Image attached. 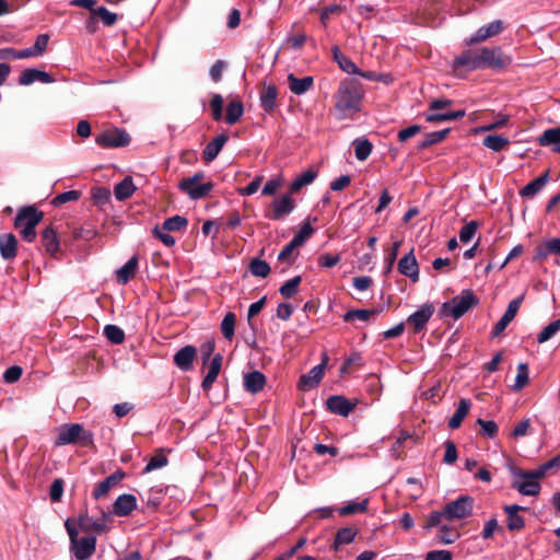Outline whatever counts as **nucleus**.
Instances as JSON below:
<instances>
[{
	"instance_id": "obj_7",
	"label": "nucleus",
	"mask_w": 560,
	"mask_h": 560,
	"mask_svg": "<svg viewBox=\"0 0 560 560\" xmlns=\"http://www.w3.org/2000/svg\"><path fill=\"white\" fill-rule=\"evenodd\" d=\"M453 105L448 98H434L424 112V118L428 122L440 124L442 121H455L462 119L466 113L464 109L447 110Z\"/></svg>"
},
{
	"instance_id": "obj_15",
	"label": "nucleus",
	"mask_w": 560,
	"mask_h": 560,
	"mask_svg": "<svg viewBox=\"0 0 560 560\" xmlns=\"http://www.w3.org/2000/svg\"><path fill=\"white\" fill-rule=\"evenodd\" d=\"M505 28L504 22L501 20H495L489 23L488 25H483L477 30V32L468 39H466L467 45H474L477 43H481L491 38L493 36L499 35Z\"/></svg>"
},
{
	"instance_id": "obj_24",
	"label": "nucleus",
	"mask_w": 560,
	"mask_h": 560,
	"mask_svg": "<svg viewBox=\"0 0 560 560\" xmlns=\"http://www.w3.org/2000/svg\"><path fill=\"white\" fill-rule=\"evenodd\" d=\"M137 508V499L133 494H121L119 495L114 504L113 512L118 516H127Z\"/></svg>"
},
{
	"instance_id": "obj_61",
	"label": "nucleus",
	"mask_w": 560,
	"mask_h": 560,
	"mask_svg": "<svg viewBox=\"0 0 560 560\" xmlns=\"http://www.w3.org/2000/svg\"><path fill=\"white\" fill-rule=\"evenodd\" d=\"M214 349H215L214 340H207L200 345L199 350H200V355H201L203 365H206L208 362L211 361V359L213 357Z\"/></svg>"
},
{
	"instance_id": "obj_35",
	"label": "nucleus",
	"mask_w": 560,
	"mask_h": 560,
	"mask_svg": "<svg viewBox=\"0 0 560 560\" xmlns=\"http://www.w3.org/2000/svg\"><path fill=\"white\" fill-rule=\"evenodd\" d=\"M470 401L466 398H462L458 402V406L454 412V415L448 420V427L452 430L458 429L465 419V417L468 415V411L470 409Z\"/></svg>"
},
{
	"instance_id": "obj_20",
	"label": "nucleus",
	"mask_w": 560,
	"mask_h": 560,
	"mask_svg": "<svg viewBox=\"0 0 560 560\" xmlns=\"http://www.w3.org/2000/svg\"><path fill=\"white\" fill-rule=\"evenodd\" d=\"M196 347L190 345L185 346L175 353L174 363L179 370L187 372L192 369V363L196 358Z\"/></svg>"
},
{
	"instance_id": "obj_57",
	"label": "nucleus",
	"mask_w": 560,
	"mask_h": 560,
	"mask_svg": "<svg viewBox=\"0 0 560 560\" xmlns=\"http://www.w3.org/2000/svg\"><path fill=\"white\" fill-rule=\"evenodd\" d=\"M307 35L302 28H298L294 34H291L287 38V44L294 49H300L307 40Z\"/></svg>"
},
{
	"instance_id": "obj_8",
	"label": "nucleus",
	"mask_w": 560,
	"mask_h": 560,
	"mask_svg": "<svg viewBox=\"0 0 560 560\" xmlns=\"http://www.w3.org/2000/svg\"><path fill=\"white\" fill-rule=\"evenodd\" d=\"M56 444H77L82 447L93 445V433L80 423H67L59 428Z\"/></svg>"
},
{
	"instance_id": "obj_21",
	"label": "nucleus",
	"mask_w": 560,
	"mask_h": 560,
	"mask_svg": "<svg viewBox=\"0 0 560 560\" xmlns=\"http://www.w3.org/2000/svg\"><path fill=\"white\" fill-rule=\"evenodd\" d=\"M229 141V136L226 132H222L215 138H213L203 149L202 160L206 163H210L217 159L219 153L221 152L224 144Z\"/></svg>"
},
{
	"instance_id": "obj_41",
	"label": "nucleus",
	"mask_w": 560,
	"mask_h": 560,
	"mask_svg": "<svg viewBox=\"0 0 560 560\" xmlns=\"http://www.w3.org/2000/svg\"><path fill=\"white\" fill-rule=\"evenodd\" d=\"M383 308H369V310H351L343 315V320L349 323L358 318L360 320H369L373 316L378 315Z\"/></svg>"
},
{
	"instance_id": "obj_46",
	"label": "nucleus",
	"mask_w": 560,
	"mask_h": 560,
	"mask_svg": "<svg viewBox=\"0 0 560 560\" xmlns=\"http://www.w3.org/2000/svg\"><path fill=\"white\" fill-rule=\"evenodd\" d=\"M301 282H302L301 276L293 277L292 279L288 280L285 283H283L280 287V289H279L280 294L284 299L293 298L298 293Z\"/></svg>"
},
{
	"instance_id": "obj_25",
	"label": "nucleus",
	"mask_w": 560,
	"mask_h": 560,
	"mask_svg": "<svg viewBox=\"0 0 560 560\" xmlns=\"http://www.w3.org/2000/svg\"><path fill=\"white\" fill-rule=\"evenodd\" d=\"M40 242L46 253L55 257L59 252V237L56 230L49 225L40 234Z\"/></svg>"
},
{
	"instance_id": "obj_42",
	"label": "nucleus",
	"mask_w": 560,
	"mask_h": 560,
	"mask_svg": "<svg viewBox=\"0 0 560 560\" xmlns=\"http://www.w3.org/2000/svg\"><path fill=\"white\" fill-rule=\"evenodd\" d=\"M509 143V139L501 135H489L485 137L482 140V144L494 152H500L501 150L506 148Z\"/></svg>"
},
{
	"instance_id": "obj_2",
	"label": "nucleus",
	"mask_w": 560,
	"mask_h": 560,
	"mask_svg": "<svg viewBox=\"0 0 560 560\" xmlns=\"http://www.w3.org/2000/svg\"><path fill=\"white\" fill-rule=\"evenodd\" d=\"M559 469L560 457H552L549 462L532 470L513 468L511 470L513 476L511 487L523 495L536 497L541 490L540 480L551 470Z\"/></svg>"
},
{
	"instance_id": "obj_52",
	"label": "nucleus",
	"mask_w": 560,
	"mask_h": 560,
	"mask_svg": "<svg viewBox=\"0 0 560 560\" xmlns=\"http://www.w3.org/2000/svg\"><path fill=\"white\" fill-rule=\"evenodd\" d=\"M560 330V319L547 325L537 336V341L544 343L551 339Z\"/></svg>"
},
{
	"instance_id": "obj_1",
	"label": "nucleus",
	"mask_w": 560,
	"mask_h": 560,
	"mask_svg": "<svg viewBox=\"0 0 560 560\" xmlns=\"http://www.w3.org/2000/svg\"><path fill=\"white\" fill-rule=\"evenodd\" d=\"M512 63L511 56L503 52L501 47L469 48L456 56L452 62L455 72L460 69L474 71L491 69L502 71Z\"/></svg>"
},
{
	"instance_id": "obj_30",
	"label": "nucleus",
	"mask_w": 560,
	"mask_h": 560,
	"mask_svg": "<svg viewBox=\"0 0 560 560\" xmlns=\"http://www.w3.org/2000/svg\"><path fill=\"white\" fill-rule=\"evenodd\" d=\"M278 89L276 85L264 86L259 93L260 105L267 113H272L277 106Z\"/></svg>"
},
{
	"instance_id": "obj_10",
	"label": "nucleus",
	"mask_w": 560,
	"mask_h": 560,
	"mask_svg": "<svg viewBox=\"0 0 560 560\" xmlns=\"http://www.w3.org/2000/svg\"><path fill=\"white\" fill-rule=\"evenodd\" d=\"M130 135L120 128H108L95 136V142L103 149L124 148L129 145Z\"/></svg>"
},
{
	"instance_id": "obj_26",
	"label": "nucleus",
	"mask_w": 560,
	"mask_h": 560,
	"mask_svg": "<svg viewBox=\"0 0 560 560\" xmlns=\"http://www.w3.org/2000/svg\"><path fill=\"white\" fill-rule=\"evenodd\" d=\"M266 376L259 371H252L244 375V388L246 392L257 394L264 389Z\"/></svg>"
},
{
	"instance_id": "obj_58",
	"label": "nucleus",
	"mask_w": 560,
	"mask_h": 560,
	"mask_svg": "<svg viewBox=\"0 0 560 560\" xmlns=\"http://www.w3.org/2000/svg\"><path fill=\"white\" fill-rule=\"evenodd\" d=\"M93 202L97 206H103L110 199V191L105 187H94L91 190Z\"/></svg>"
},
{
	"instance_id": "obj_60",
	"label": "nucleus",
	"mask_w": 560,
	"mask_h": 560,
	"mask_svg": "<svg viewBox=\"0 0 560 560\" xmlns=\"http://www.w3.org/2000/svg\"><path fill=\"white\" fill-rule=\"evenodd\" d=\"M478 226L479 224L477 221H470L469 223L465 224L459 231L460 242L468 243L475 236Z\"/></svg>"
},
{
	"instance_id": "obj_34",
	"label": "nucleus",
	"mask_w": 560,
	"mask_h": 560,
	"mask_svg": "<svg viewBox=\"0 0 560 560\" xmlns=\"http://www.w3.org/2000/svg\"><path fill=\"white\" fill-rule=\"evenodd\" d=\"M541 147L553 145V151L560 153V127L546 129L538 138Z\"/></svg>"
},
{
	"instance_id": "obj_50",
	"label": "nucleus",
	"mask_w": 560,
	"mask_h": 560,
	"mask_svg": "<svg viewBox=\"0 0 560 560\" xmlns=\"http://www.w3.org/2000/svg\"><path fill=\"white\" fill-rule=\"evenodd\" d=\"M249 271L255 277L266 278L270 273V266L260 258H254L249 262Z\"/></svg>"
},
{
	"instance_id": "obj_18",
	"label": "nucleus",
	"mask_w": 560,
	"mask_h": 560,
	"mask_svg": "<svg viewBox=\"0 0 560 560\" xmlns=\"http://www.w3.org/2000/svg\"><path fill=\"white\" fill-rule=\"evenodd\" d=\"M327 409L342 417H347L357 406L355 402L350 401L345 396L332 395L326 400Z\"/></svg>"
},
{
	"instance_id": "obj_47",
	"label": "nucleus",
	"mask_w": 560,
	"mask_h": 560,
	"mask_svg": "<svg viewBox=\"0 0 560 560\" xmlns=\"http://www.w3.org/2000/svg\"><path fill=\"white\" fill-rule=\"evenodd\" d=\"M236 316L232 312H228L221 323V332L226 340L234 337Z\"/></svg>"
},
{
	"instance_id": "obj_43",
	"label": "nucleus",
	"mask_w": 560,
	"mask_h": 560,
	"mask_svg": "<svg viewBox=\"0 0 560 560\" xmlns=\"http://www.w3.org/2000/svg\"><path fill=\"white\" fill-rule=\"evenodd\" d=\"M352 144L354 147L355 158L359 161H365L373 150V144L368 139L358 138Z\"/></svg>"
},
{
	"instance_id": "obj_29",
	"label": "nucleus",
	"mask_w": 560,
	"mask_h": 560,
	"mask_svg": "<svg viewBox=\"0 0 560 560\" xmlns=\"http://www.w3.org/2000/svg\"><path fill=\"white\" fill-rule=\"evenodd\" d=\"M290 91L296 95H302L310 91L314 84L313 77L296 78L293 73L288 75Z\"/></svg>"
},
{
	"instance_id": "obj_62",
	"label": "nucleus",
	"mask_w": 560,
	"mask_h": 560,
	"mask_svg": "<svg viewBox=\"0 0 560 560\" xmlns=\"http://www.w3.org/2000/svg\"><path fill=\"white\" fill-rule=\"evenodd\" d=\"M416 442L417 440L415 436L408 433H402L393 444V448L394 451H398L399 447H402V451H409Z\"/></svg>"
},
{
	"instance_id": "obj_44",
	"label": "nucleus",
	"mask_w": 560,
	"mask_h": 560,
	"mask_svg": "<svg viewBox=\"0 0 560 560\" xmlns=\"http://www.w3.org/2000/svg\"><path fill=\"white\" fill-rule=\"evenodd\" d=\"M317 173L313 170H307L298 176L290 185V194L298 192L302 187L313 183Z\"/></svg>"
},
{
	"instance_id": "obj_13",
	"label": "nucleus",
	"mask_w": 560,
	"mask_h": 560,
	"mask_svg": "<svg viewBox=\"0 0 560 560\" xmlns=\"http://www.w3.org/2000/svg\"><path fill=\"white\" fill-rule=\"evenodd\" d=\"M327 361H328V358L325 357L323 359L322 363L312 368L306 374L301 375L299 383H298L299 389L306 392V390H311V389L317 387V385L320 383V381L324 376V371H325Z\"/></svg>"
},
{
	"instance_id": "obj_31",
	"label": "nucleus",
	"mask_w": 560,
	"mask_h": 560,
	"mask_svg": "<svg viewBox=\"0 0 560 560\" xmlns=\"http://www.w3.org/2000/svg\"><path fill=\"white\" fill-rule=\"evenodd\" d=\"M138 257L132 256L122 267L116 271V280L119 284H126L132 280L138 269Z\"/></svg>"
},
{
	"instance_id": "obj_53",
	"label": "nucleus",
	"mask_w": 560,
	"mask_h": 560,
	"mask_svg": "<svg viewBox=\"0 0 560 560\" xmlns=\"http://www.w3.org/2000/svg\"><path fill=\"white\" fill-rule=\"evenodd\" d=\"M93 16L101 19L106 26H113L118 20L117 14L108 11L105 7L96 8Z\"/></svg>"
},
{
	"instance_id": "obj_63",
	"label": "nucleus",
	"mask_w": 560,
	"mask_h": 560,
	"mask_svg": "<svg viewBox=\"0 0 560 560\" xmlns=\"http://www.w3.org/2000/svg\"><path fill=\"white\" fill-rule=\"evenodd\" d=\"M354 537H355L354 529H352L350 527L342 528L337 533L335 544L336 545L349 544L354 539Z\"/></svg>"
},
{
	"instance_id": "obj_22",
	"label": "nucleus",
	"mask_w": 560,
	"mask_h": 560,
	"mask_svg": "<svg viewBox=\"0 0 560 560\" xmlns=\"http://www.w3.org/2000/svg\"><path fill=\"white\" fill-rule=\"evenodd\" d=\"M35 81H39L42 83H52L55 79L45 71L30 68L21 72L19 77V84L21 85H31Z\"/></svg>"
},
{
	"instance_id": "obj_49",
	"label": "nucleus",
	"mask_w": 560,
	"mask_h": 560,
	"mask_svg": "<svg viewBox=\"0 0 560 560\" xmlns=\"http://www.w3.org/2000/svg\"><path fill=\"white\" fill-rule=\"evenodd\" d=\"M436 537L441 542L450 545L459 538V532L453 527H448L446 524H443L440 527Z\"/></svg>"
},
{
	"instance_id": "obj_9",
	"label": "nucleus",
	"mask_w": 560,
	"mask_h": 560,
	"mask_svg": "<svg viewBox=\"0 0 560 560\" xmlns=\"http://www.w3.org/2000/svg\"><path fill=\"white\" fill-rule=\"evenodd\" d=\"M206 177L205 172L199 171L190 177H183L178 183L180 191L185 192L191 200L206 198L214 187V184L209 180L198 185L196 189H189L192 184L201 183Z\"/></svg>"
},
{
	"instance_id": "obj_38",
	"label": "nucleus",
	"mask_w": 560,
	"mask_h": 560,
	"mask_svg": "<svg viewBox=\"0 0 560 560\" xmlns=\"http://www.w3.org/2000/svg\"><path fill=\"white\" fill-rule=\"evenodd\" d=\"M244 114L243 103L238 100L230 101L226 106L225 121L229 125L236 124Z\"/></svg>"
},
{
	"instance_id": "obj_23",
	"label": "nucleus",
	"mask_w": 560,
	"mask_h": 560,
	"mask_svg": "<svg viewBox=\"0 0 560 560\" xmlns=\"http://www.w3.org/2000/svg\"><path fill=\"white\" fill-rule=\"evenodd\" d=\"M125 477V472L121 470H117L105 478L103 481L98 482L93 491V497L98 500L105 497L108 491L116 485H118L122 478Z\"/></svg>"
},
{
	"instance_id": "obj_5",
	"label": "nucleus",
	"mask_w": 560,
	"mask_h": 560,
	"mask_svg": "<svg viewBox=\"0 0 560 560\" xmlns=\"http://www.w3.org/2000/svg\"><path fill=\"white\" fill-rule=\"evenodd\" d=\"M65 527L69 535L70 539V552L78 560H88L90 559L96 549V537L86 536L79 538V530L77 528L75 523L68 518L65 522Z\"/></svg>"
},
{
	"instance_id": "obj_28",
	"label": "nucleus",
	"mask_w": 560,
	"mask_h": 560,
	"mask_svg": "<svg viewBox=\"0 0 560 560\" xmlns=\"http://www.w3.org/2000/svg\"><path fill=\"white\" fill-rule=\"evenodd\" d=\"M550 171H545L540 176L526 184L521 190L520 195L524 198L534 197L538 194L548 183Z\"/></svg>"
},
{
	"instance_id": "obj_40",
	"label": "nucleus",
	"mask_w": 560,
	"mask_h": 560,
	"mask_svg": "<svg viewBox=\"0 0 560 560\" xmlns=\"http://www.w3.org/2000/svg\"><path fill=\"white\" fill-rule=\"evenodd\" d=\"M346 11V5L342 3H330L326 4L320 9L319 12V20L324 26L328 24L331 16L334 15H340Z\"/></svg>"
},
{
	"instance_id": "obj_27",
	"label": "nucleus",
	"mask_w": 560,
	"mask_h": 560,
	"mask_svg": "<svg viewBox=\"0 0 560 560\" xmlns=\"http://www.w3.org/2000/svg\"><path fill=\"white\" fill-rule=\"evenodd\" d=\"M18 240L12 233L0 235V254L3 259L11 260L16 256Z\"/></svg>"
},
{
	"instance_id": "obj_36",
	"label": "nucleus",
	"mask_w": 560,
	"mask_h": 560,
	"mask_svg": "<svg viewBox=\"0 0 560 560\" xmlns=\"http://www.w3.org/2000/svg\"><path fill=\"white\" fill-rule=\"evenodd\" d=\"M135 190L136 186L133 185L132 178L126 176L121 182L115 185L114 195L117 200L124 201L130 198Z\"/></svg>"
},
{
	"instance_id": "obj_55",
	"label": "nucleus",
	"mask_w": 560,
	"mask_h": 560,
	"mask_svg": "<svg viewBox=\"0 0 560 560\" xmlns=\"http://www.w3.org/2000/svg\"><path fill=\"white\" fill-rule=\"evenodd\" d=\"M223 97L220 94H214L210 101V108H211V115L212 118L215 121H219L222 119L223 116Z\"/></svg>"
},
{
	"instance_id": "obj_54",
	"label": "nucleus",
	"mask_w": 560,
	"mask_h": 560,
	"mask_svg": "<svg viewBox=\"0 0 560 560\" xmlns=\"http://www.w3.org/2000/svg\"><path fill=\"white\" fill-rule=\"evenodd\" d=\"M400 245H401V241H396V242H394L392 248L387 250L386 256H385L386 266H385L384 273L387 275L392 271L394 264L397 259Z\"/></svg>"
},
{
	"instance_id": "obj_45",
	"label": "nucleus",
	"mask_w": 560,
	"mask_h": 560,
	"mask_svg": "<svg viewBox=\"0 0 560 560\" xmlns=\"http://www.w3.org/2000/svg\"><path fill=\"white\" fill-rule=\"evenodd\" d=\"M188 225V220L185 217L182 215H174L171 218H167L162 225L163 231L167 232H177L185 230Z\"/></svg>"
},
{
	"instance_id": "obj_59",
	"label": "nucleus",
	"mask_w": 560,
	"mask_h": 560,
	"mask_svg": "<svg viewBox=\"0 0 560 560\" xmlns=\"http://www.w3.org/2000/svg\"><path fill=\"white\" fill-rule=\"evenodd\" d=\"M444 521H447V516L445 514V510L442 511H433L429 517L427 525L424 526L425 529H430L432 527H441L444 524Z\"/></svg>"
},
{
	"instance_id": "obj_56",
	"label": "nucleus",
	"mask_w": 560,
	"mask_h": 560,
	"mask_svg": "<svg viewBox=\"0 0 560 560\" xmlns=\"http://www.w3.org/2000/svg\"><path fill=\"white\" fill-rule=\"evenodd\" d=\"M81 197V191L79 190H69V191H65V192H61L59 195H57L51 203L55 206V207H58V206H61L66 202H70V201H77L79 200Z\"/></svg>"
},
{
	"instance_id": "obj_33",
	"label": "nucleus",
	"mask_w": 560,
	"mask_h": 560,
	"mask_svg": "<svg viewBox=\"0 0 560 560\" xmlns=\"http://www.w3.org/2000/svg\"><path fill=\"white\" fill-rule=\"evenodd\" d=\"M525 508L513 504L504 506V512L508 515V528L510 530H520L525 526L524 518L518 514Z\"/></svg>"
},
{
	"instance_id": "obj_37",
	"label": "nucleus",
	"mask_w": 560,
	"mask_h": 560,
	"mask_svg": "<svg viewBox=\"0 0 560 560\" xmlns=\"http://www.w3.org/2000/svg\"><path fill=\"white\" fill-rule=\"evenodd\" d=\"M75 525H77V528L79 527L84 533H91V532L102 533V532H105V529H106V526L103 523L94 521L85 514L80 515Z\"/></svg>"
},
{
	"instance_id": "obj_3",
	"label": "nucleus",
	"mask_w": 560,
	"mask_h": 560,
	"mask_svg": "<svg viewBox=\"0 0 560 560\" xmlns=\"http://www.w3.org/2000/svg\"><path fill=\"white\" fill-rule=\"evenodd\" d=\"M363 95L364 91L362 84L358 80H342L334 95L335 109L338 113V118L347 119L358 113Z\"/></svg>"
},
{
	"instance_id": "obj_11",
	"label": "nucleus",
	"mask_w": 560,
	"mask_h": 560,
	"mask_svg": "<svg viewBox=\"0 0 560 560\" xmlns=\"http://www.w3.org/2000/svg\"><path fill=\"white\" fill-rule=\"evenodd\" d=\"M472 509L474 499L469 495H462L444 506L447 521L467 517L472 513Z\"/></svg>"
},
{
	"instance_id": "obj_4",
	"label": "nucleus",
	"mask_w": 560,
	"mask_h": 560,
	"mask_svg": "<svg viewBox=\"0 0 560 560\" xmlns=\"http://www.w3.org/2000/svg\"><path fill=\"white\" fill-rule=\"evenodd\" d=\"M44 219V212L35 206H23L18 210L14 228L19 230L22 238L32 243L36 238V226Z\"/></svg>"
},
{
	"instance_id": "obj_64",
	"label": "nucleus",
	"mask_w": 560,
	"mask_h": 560,
	"mask_svg": "<svg viewBox=\"0 0 560 560\" xmlns=\"http://www.w3.org/2000/svg\"><path fill=\"white\" fill-rule=\"evenodd\" d=\"M477 423L481 427V433L486 436L493 438L498 433V424L492 420L478 419Z\"/></svg>"
},
{
	"instance_id": "obj_6",
	"label": "nucleus",
	"mask_w": 560,
	"mask_h": 560,
	"mask_svg": "<svg viewBox=\"0 0 560 560\" xmlns=\"http://www.w3.org/2000/svg\"><path fill=\"white\" fill-rule=\"evenodd\" d=\"M478 304V296L474 293L472 290L466 289L463 290L459 295L454 296L450 302L443 303L440 310V314L443 317L451 316L454 319H459L470 308L477 306Z\"/></svg>"
},
{
	"instance_id": "obj_39",
	"label": "nucleus",
	"mask_w": 560,
	"mask_h": 560,
	"mask_svg": "<svg viewBox=\"0 0 560 560\" xmlns=\"http://www.w3.org/2000/svg\"><path fill=\"white\" fill-rule=\"evenodd\" d=\"M451 129L446 128L443 130L425 133L424 139L418 144V150H425L433 144L442 142L447 137Z\"/></svg>"
},
{
	"instance_id": "obj_32",
	"label": "nucleus",
	"mask_w": 560,
	"mask_h": 560,
	"mask_svg": "<svg viewBox=\"0 0 560 560\" xmlns=\"http://www.w3.org/2000/svg\"><path fill=\"white\" fill-rule=\"evenodd\" d=\"M331 54L334 61L339 66V68L343 72L349 74H354L355 72H359V68L355 66V63L349 57L342 54L338 46L331 47Z\"/></svg>"
},
{
	"instance_id": "obj_14",
	"label": "nucleus",
	"mask_w": 560,
	"mask_h": 560,
	"mask_svg": "<svg viewBox=\"0 0 560 560\" xmlns=\"http://www.w3.org/2000/svg\"><path fill=\"white\" fill-rule=\"evenodd\" d=\"M434 313V306L430 303L422 305L418 311L408 316L406 323L413 334L422 331Z\"/></svg>"
},
{
	"instance_id": "obj_16",
	"label": "nucleus",
	"mask_w": 560,
	"mask_h": 560,
	"mask_svg": "<svg viewBox=\"0 0 560 560\" xmlns=\"http://www.w3.org/2000/svg\"><path fill=\"white\" fill-rule=\"evenodd\" d=\"M316 452L317 454L328 453L329 455H337L339 450L335 446H328L320 443H314L311 440H301L298 439L296 442L292 444V455H296V453L304 452Z\"/></svg>"
},
{
	"instance_id": "obj_48",
	"label": "nucleus",
	"mask_w": 560,
	"mask_h": 560,
	"mask_svg": "<svg viewBox=\"0 0 560 560\" xmlns=\"http://www.w3.org/2000/svg\"><path fill=\"white\" fill-rule=\"evenodd\" d=\"M528 381H529L528 365H527V363H520L517 365V374L515 377V383L512 387L513 390L514 392L522 390L528 384Z\"/></svg>"
},
{
	"instance_id": "obj_19",
	"label": "nucleus",
	"mask_w": 560,
	"mask_h": 560,
	"mask_svg": "<svg viewBox=\"0 0 560 560\" xmlns=\"http://www.w3.org/2000/svg\"><path fill=\"white\" fill-rule=\"evenodd\" d=\"M550 255L560 256V237L551 238L538 244L535 248V254L533 257L534 261H544Z\"/></svg>"
},
{
	"instance_id": "obj_12",
	"label": "nucleus",
	"mask_w": 560,
	"mask_h": 560,
	"mask_svg": "<svg viewBox=\"0 0 560 560\" xmlns=\"http://www.w3.org/2000/svg\"><path fill=\"white\" fill-rule=\"evenodd\" d=\"M295 208V202L291 194H285L280 198L275 199L269 207V213L266 215L270 220H282L289 215Z\"/></svg>"
},
{
	"instance_id": "obj_51",
	"label": "nucleus",
	"mask_w": 560,
	"mask_h": 560,
	"mask_svg": "<svg viewBox=\"0 0 560 560\" xmlns=\"http://www.w3.org/2000/svg\"><path fill=\"white\" fill-rule=\"evenodd\" d=\"M104 335L114 345H120L125 340L124 330L116 325H106L104 327Z\"/></svg>"
},
{
	"instance_id": "obj_17",
	"label": "nucleus",
	"mask_w": 560,
	"mask_h": 560,
	"mask_svg": "<svg viewBox=\"0 0 560 560\" xmlns=\"http://www.w3.org/2000/svg\"><path fill=\"white\" fill-rule=\"evenodd\" d=\"M397 268L400 275L408 277L412 282L419 280V266L413 249L400 258Z\"/></svg>"
}]
</instances>
